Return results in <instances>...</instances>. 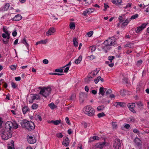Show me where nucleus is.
I'll return each mask as SVG.
<instances>
[{
  "mask_svg": "<svg viewBox=\"0 0 149 149\" xmlns=\"http://www.w3.org/2000/svg\"><path fill=\"white\" fill-rule=\"evenodd\" d=\"M69 69V67H66L65 69L64 70V72H67Z\"/></svg>",
  "mask_w": 149,
  "mask_h": 149,
  "instance_id": "obj_64",
  "label": "nucleus"
},
{
  "mask_svg": "<svg viewBox=\"0 0 149 149\" xmlns=\"http://www.w3.org/2000/svg\"><path fill=\"white\" fill-rule=\"evenodd\" d=\"M116 38L114 37L109 38L104 42V44L106 47L114 46L116 44Z\"/></svg>",
  "mask_w": 149,
  "mask_h": 149,
  "instance_id": "obj_5",
  "label": "nucleus"
},
{
  "mask_svg": "<svg viewBox=\"0 0 149 149\" xmlns=\"http://www.w3.org/2000/svg\"><path fill=\"white\" fill-rule=\"evenodd\" d=\"M135 104L134 103H129L128 104L127 107L129 110L133 113H135V111L134 109Z\"/></svg>",
  "mask_w": 149,
  "mask_h": 149,
  "instance_id": "obj_11",
  "label": "nucleus"
},
{
  "mask_svg": "<svg viewBox=\"0 0 149 149\" xmlns=\"http://www.w3.org/2000/svg\"><path fill=\"white\" fill-rule=\"evenodd\" d=\"M17 35V32L16 30H15L12 33V35L14 37H15Z\"/></svg>",
  "mask_w": 149,
  "mask_h": 149,
  "instance_id": "obj_60",
  "label": "nucleus"
},
{
  "mask_svg": "<svg viewBox=\"0 0 149 149\" xmlns=\"http://www.w3.org/2000/svg\"><path fill=\"white\" fill-rule=\"evenodd\" d=\"M55 32H56V30L55 28L53 27H50L48 31L46 33V35L47 36H49L53 35Z\"/></svg>",
  "mask_w": 149,
  "mask_h": 149,
  "instance_id": "obj_9",
  "label": "nucleus"
},
{
  "mask_svg": "<svg viewBox=\"0 0 149 149\" xmlns=\"http://www.w3.org/2000/svg\"><path fill=\"white\" fill-rule=\"evenodd\" d=\"M69 140L68 138L67 137H65L64 138H63V140L62 142V144L65 146L67 147L69 145Z\"/></svg>",
  "mask_w": 149,
  "mask_h": 149,
  "instance_id": "obj_13",
  "label": "nucleus"
},
{
  "mask_svg": "<svg viewBox=\"0 0 149 149\" xmlns=\"http://www.w3.org/2000/svg\"><path fill=\"white\" fill-rule=\"evenodd\" d=\"M92 80L91 78H89L88 77V76L85 79V81L86 83H89Z\"/></svg>",
  "mask_w": 149,
  "mask_h": 149,
  "instance_id": "obj_32",
  "label": "nucleus"
},
{
  "mask_svg": "<svg viewBox=\"0 0 149 149\" xmlns=\"http://www.w3.org/2000/svg\"><path fill=\"white\" fill-rule=\"evenodd\" d=\"M48 122L49 123H53L54 125H57L61 123V120H58L55 121L52 120L51 121H48Z\"/></svg>",
  "mask_w": 149,
  "mask_h": 149,
  "instance_id": "obj_15",
  "label": "nucleus"
},
{
  "mask_svg": "<svg viewBox=\"0 0 149 149\" xmlns=\"http://www.w3.org/2000/svg\"><path fill=\"white\" fill-rule=\"evenodd\" d=\"M82 59V56H80L75 61V63L77 64H78L79 63L81 62Z\"/></svg>",
  "mask_w": 149,
  "mask_h": 149,
  "instance_id": "obj_23",
  "label": "nucleus"
},
{
  "mask_svg": "<svg viewBox=\"0 0 149 149\" xmlns=\"http://www.w3.org/2000/svg\"><path fill=\"white\" fill-rule=\"evenodd\" d=\"M89 49L91 50V52H93L95 50L96 47L95 46H90L89 47Z\"/></svg>",
  "mask_w": 149,
  "mask_h": 149,
  "instance_id": "obj_43",
  "label": "nucleus"
},
{
  "mask_svg": "<svg viewBox=\"0 0 149 149\" xmlns=\"http://www.w3.org/2000/svg\"><path fill=\"white\" fill-rule=\"evenodd\" d=\"M109 62L108 61H106L105 62L106 64H107L111 68H112L114 66V63H109Z\"/></svg>",
  "mask_w": 149,
  "mask_h": 149,
  "instance_id": "obj_40",
  "label": "nucleus"
},
{
  "mask_svg": "<svg viewBox=\"0 0 149 149\" xmlns=\"http://www.w3.org/2000/svg\"><path fill=\"white\" fill-rule=\"evenodd\" d=\"M94 140V139H93V136L89 138L88 142H91L93 141Z\"/></svg>",
  "mask_w": 149,
  "mask_h": 149,
  "instance_id": "obj_62",
  "label": "nucleus"
},
{
  "mask_svg": "<svg viewBox=\"0 0 149 149\" xmlns=\"http://www.w3.org/2000/svg\"><path fill=\"white\" fill-rule=\"evenodd\" d=\"M117 104H119L118 105L120 106V107H123L125 105V104L122 102H118Z\"/></svg>",
  "mask_w": 149,
  "mask_h": 149,
  "instance_id": "obj_58",
  "label": "nucleus"
},
{
  "mask_svg": "<svg viewBox=\"0 0 149 149\" xmlns=\"http://www.w3.org/2000/svg\"><path fill=\"white\" fill-rule=\"evenodd\" d=\"M22 42L24 44L26 45V46L28 48V47L29 46V44L27 43L26 39L25 38H24V39L22 40Z\"/></svg>",
  "mask_w": 149,
  "mask_h": 149,
  "instance_id": "obj_35",
  "label": "nucleus"
},
{
  "mask_svg": "<svg viewBox=\"0 0 149 149\" xmlns=\"http://www.w3.org/2000/svg\"><path fill=\"white\" fill-rule=\"evenodd\" d=\"M105 116L106 114L103 112L99 113L97 115V116L99 118L102 117L103 116Z\"/></svg>",
  "mask_w": 149,
  "mask_h": 149,
  "instance_id": "obj_33",
  "label": "nucleus"
},
{
  "mask_svg": "<svg viewBox=\"0 0 149 149\" xmlns=\"http://www.w3.org/2000/svg\"><path fill=\"white\" fill-rule=\"evenodd\" d=\"M132 6V3H128L127 4L126 6L124 7V8L125 9H127L128 8Z\"/></svg>",
  "mask_w": 149,
  "mask_h": 149,
  "instance_id": "obj_52",
  "label": "nucleus"
},
{
  "mask_svg": "<svg viewBox=\"0 0 149 149\" xmlns=\"http://www.w3.org/2000/svg\"><path fill=\"white\" fill-rule=\"evenodd\" d=\"M63 70L61 69H56L55 70V71L56 72H63Z\"/></svg>",
  "mask_w": 149,
  "mask_h": 149,
  "instance_id": "obj_57",
  "label": "nucleus"
},
{
  "mask_svg": "<svg viewBox=\"0 0 149 149\" xmlns=\"http://www.w3.org/2000/svg\"><path fill=\"white\" fill-rule=\"evenodd\" d=\"M10 68L11 69V70H15L16 68V66L15 65H11L10 66Z\"/></svg>",
  "mask_w": 149,
  "mask_h": 149,
  "instance_id": "obj_54",
  "label": "nucleus"
},
{
  "mask_svg": "<svg viewBox=\"0 0 149 149\" xmlns=\"http://www.w3.org/2000/svg\"><path fill=\"white\" fill-rule=\"evenodd\" d=\"M126 47H129L130 48H134L133 44L132 43H129L125 45Z\"/></svg>",
  "mask_w": 149,
  "mask_h": 149,
  "instance_id": "obj_37",
  "label": "nucleus"
},
{
  "mask_svg": "<svg viewBox=\"0 0 149 149\" xmlns=\"http://www.w3.org/2000/svg\"><path fill=\"white\" fill-rule=\"evenodd\" d=\"M4 32L7 35V39H9L10 38V34L8 33V31L6 30L5 29H3Z\"/></svg>",
  "mask_w": 149,
  "mask_h": 149,
  "instance_id": "obj_41",
  "label": "nucleus"
},
{
  "mask_svg": "<svg viewBox=\"0 0 149 149\" xmlns=\"http://www.w3.org/2000/svg\"><path fill=\"white\" fill-rule=\"evenodd\" d=\"M126 90L124 89L121 90L120 91V95L123 96H124L126 94Z\"/></svg>",
  "mask_w": 149,
  "mask_h": 149,
  "instance_id": "obj_34",
  "label": "nucleus"
},
{
  "mask_svg": "<svg viewBox=\"0 0 149 149\" xmlns=\"http://www.w3.org/2000/svg\"><path fill=\"white\" fill-rule=\"evenodd\" d=\"M123 82L124 83H127L128 82V79L127 78H124L123 79Z\"/></svg>",
  "mask_w": 149,
  "mask_h": 149,
  "instance_id": "obj_53",
  "label": "nucleus"
},
{
  "mask_svg": "<svg viewBox=\"0 0 149 149\" xmlns=\"http://www.w3.org/2000/svg\"><path fill=\"white\" fill-rule=\"evenodd\" d=\"M76 95L74 94H72L71 95L70 99V100L74 102L76 100Z\"/></svg>",
  "mask_w": 149,
  "mask_h": 149,
  "instance_id": "obj_27",
  "label": "nucleus"
},
{
  "mask_svg": "<svg viewBox=\"0 0 149 149\" xmlns=\"http://www.w3.org/2000/svg\"><path fill=\"white\" fill-rule=\"evenodd\" d=\"M127 120L129 122L133 123L135 121V119L132 117H129L127 118Z\"/></svg>",
  "mask_w": 149,
  "mask_h": 149,
  "instance_id": "obj_30",
  "label": "nucleus"
},
{
  "mask_svg": "<svg viewBox=\"0 0 149 149\" xmlns=\"http://www.w3.org/2000/svg\"><path fill=\"white\" fill-rule=\"evenodd\" d=\"M73 42L74 46L75 47H77L78 46V42L77 41V38L75 37L73 38Z\"/></svg>",
  "mask_w": 149,
  "mask_h": 149,
  "instance_id": "obj_25",
  "label": "nucleus"
},
{
  "mask_svg": "<svg viewBox=\"0 0 149 149\" xmlns=\"http://www.w3.org/2000/svg\"><path fill=\"white\" fill-rule=\"evenodd\" d=\"M84 113L89 116H93L95 115V111L91 106L87 105L83 109Z\"/></svg>",
  "mask_w": 149,
  "mask_h": 149,
  "instance_id": "obj_2",
  "label": "nucleus"
},
{
  "mask_svg": "<svg viewBox=\"0 0 149 149\" xmlns=\"http://www.w3.org/2000/svg\"><path fill=\"white\" fill-rule=\"evenodd\" d=\"M10 6V5L9 3H6L5 6L4 10H7L8 9Z\"/></svg>",
  "mask_w": 149,
  "mask_h": 149,
  "instance_id": "obj_39",
  "label": "nucleus"
},
{
  "mask_svg": "<svg viewBox=\"0 0 149 149\" xmlns=\"http://www.w3.org/2000/svg\"><path fill=\"white\" fill-rule=\"evenodd\" d=\"M112 124L113 128L116 129L117 127V125L116 123L112 122Z\"/></svg>",
  "mask_w": 149,
  "mask_h": 149,
  "instance_id": "obj_46",
  "label": "nucleus"
},
{
  "mask_svg": "<svg viewBox=\"0 0 149 149\" xmlns=\"http://www.w3.org/2000/svg\"><path fill=\"white\" fill-rule=\"evenodd\" d=\"M47 42V39H45V40H41L40 41L38 42H37L36 44V45H37L38 44H46Z\"/></svg>",
  "mask_w": 149,
  "mask_h": 149,
  "instance_id": "obj_20",
  "label": "nucleus"
},
{
  "mask_svg": "<svg viewBox=\"0 0 149 149\" xmlns=\"http://www.w3.org/2000/svg\"><path fill=\"white\" fill-rule=\"evenodd\" d=\"M36 119H38L40 121L42 120V118L40 115H38L36 116Z\"/></svg>",
  "mask_w": 149,
  "mask_h": 149,
  "instance_id": "obj_50",
  "label": "nucleus"
},
{
  "mask_svg": "<svg viewBox=\"0 0 149 149\" xmlns=\"http://www.w3.org/2000/svg\"><path fill=\"white\" fill-rule=\"evenodd\" d=\"M105 144V143L103 142L99 143L97 144L96 145V146L97 147L99 148L100 149H101L103 148Z\"/></svg>",
  "mask_w": 149,
  "mask_h": 149,
  "instance_id": "obj_17",
  "label": "nucleus"
},
{
  "mask_svg": "<svg viewBox=\"0 0 149 149\" xmlns=\"http://www.w3.org/2000/svg\"><path fill=\"white\" fill-rule=\"evenodd\" d=\"M70 29H74L75 28V24L74 22H71L70 24Z\"/></svg>",
  "mask_w": 149,
  "mask_h": 149,
  "instance_id": "obj_31",
  "label": "nucleus"
},
{
  "mask_svg": "<svg viewBox=\"0 0 149 149\" xmlns=\"http://www.w3.org/2000/svg\"><path fill=\"white\" fill-rule=\"evenodd\" d=\"M147 24L144 23L141 26L137 28V29L136 30V33H138L146 27Z\"/></svg>",
  "mask_w": 149,
  "mask_h": 149,
  "instance_id": "obj_12",
  "label": "nucleus"
},
{
  "mask_svg": "<svg viewBox=\"0 0 149 149\" xmlns=\"http://www.w3.org/2000/svg\"><path fill=\"white\" fill-rule=\"evenodd\" d=\"M99 71L100 70L99 69H96L88 74V77L92 79L97 74Z\"/></svg>",
  "mask_w": 149,
  "mask_h": 149,
  "instance_id": "obj_8",
  "label": "nucleus"
},
{
  "mask_svg": "<svg viewBox=\"0 0 149 149\" xmlns=\"http://www.w3.org/2000/svg\"><path fill=\"white\" fill-rule=\"evenodd\" d=\"M107 89L103 87H100L99 89V94H101L102 96L104 95V92L106 91Z\"/></svg>",
  "mask_w": 149,
  "mask_h": 149,
  "instance_id": "obj_16",
  "label": "nucleus"
},
{
  "mask_svg": "<svg viewBox=\"0 0 149 149\" xmlns=\"http://www.w3.org/2000/svg\"><path fill=\"white\" fill-rule=\"evenodd\" d=\"M22 126L23 127H25L29 131H32L35 129L34 123L31 121H27L24 120L21 123Z\"/></svg>",
  "mask_w": 149,
  "mask_h": 149,
  "instance_id": "obj_1",
  "label": "nucleus"
},
{
  "mask_svg": "<svg viewBox=\"0 0 149 149\" xmlns=\"http://www.w3.org/2000/svg\"><path fill=\"white\" fill-rule=\"evenodd\" d=\"M22 18V17L20 15L18 14L16 15L15 17L13 18V20L15 21H19L21 20Z\"/></svg>",
  "mask_w": 149,
  "mask_h": 149,
  "instance_id": "obj_18",
  "label": "nucleus"
},
{
  "mask_svg": "<svg viewBox=\"0 0 149 149\" xmlns=\"http://www.w3.org/2000/svg\"><path fill=\"white\" fill-rule=\"evenodd\" d=\"M43 63L45 64H47L49 63V61L48 60L45 59L43 60Z\"/></svg>",
  "mask_w": 149,
  "mask_h": 149,
  "instance_id": "obj_59",
  "label": "nucleus"
},
{
  "mask_svg": "<svg viewBox=\"0 0 149 149\" xmlns=\"http://www.w3.org/2000/svg\"><path fill=\"white\" fill-rule=\"evenodd\" d=\"M40 96L36 94L33 95L32 97V100H40Z\"/></svg>",
  "mask_w": 149,
  "mask_h": 149,
  "instance_id": "obj_24",
  "label": "nucleus"
},
{
  "mask_svg": "<svg viewBox=\"0 0 149 149\" xmlns=\"http://www.w3.org/2000/svg\"><path fill=\"white\" fill-rule=\"evenodd\" d=\"M136 105L138 107H140L143 106V104L142 102L140 101H139L136 102Z\"/></svg>",
  "mask_w": 149,
  "mask_h": 149,
  "instance_id": "obj_44",
  "label": "nucleus"
},
{
  "mask_svg": "<svg viewBox=\"0 0 149 149\" xmlns=\"http://www.w3.org/2000/svg\"><path fill=\"white\" fill-rule=\"evenodd\" d=\"M11 85L12 87L13 88H15L16 87V86L15 83L13 82H12L11 83Z\"/></svg>",
  "mask_w": 149,
  "mask_h": 149,
  "instance_id": "obj_56",
  "label": "nucleus"
},
{
  "mask_svg": "<svg viewBox=\"0 0 149 149\" xmlns=\"http://www.w3.org/2000/svg\"><path fill=\"white\" fill-rule=\"evenodd\" d=\"M56 136L59 138H61L63 136V135L61 133H59L56 134Z\"/></svg>",
  "mask_w": 149,
  "mask_h": 149,
  "instance_id": "obj_48",
  "label": "nucleus"
},
{
  "mask_svg": "<svg viewBox=\"0 0 149 149\" xmlns=\"http://www.w3.org/2000/svg\"><path fill=\"white\" fill-rule=\"evenodd\" d=\"M5 127L6 129L10 131L13 128L15 129L17 128L18 125L15 121H13V122L8 121L5 124Z\"/></svg>",
  "mask_w": 149,
  "mask_h": 149,
  "instance_id": "obj_4",
  "label": "nucleus"
},
{
  "mask_svg": "<svg viewBox=\"0 0 149 149\" xmlns=\"http://www.w3.org/2000/svg\"><path fill=\"white\" fill-rule=\"evenodd\" d=\"M38 104H34L32 106V108L33 109H36L38 107Z\"/></svg>",
  "mask_w": 149,
  "mask_h": 149,
  "instance_id": "obj_45",
  "label": "nucleus"
},
{
  "mask_svg": "<svg viewBox=\"0 0 149 149\" xmlns=\"http://www.w3.org/2000/svg\"><path fill=\"white\" fill-rule=\"evenodd\" d=\"M48 106L50 107L51 109H54L56 107V106L53 103H51L48 104Z\"/></svg>",
  "mask_w": 149,
  "mask_h": 149,
  "instance_id": "obj_28",
  "label": "nucleus"
},
{
  "mask_svg": "<svg viewBox=\"0 0 149 149\" xmlns=\"http://www.w3.org/2000/svg\"><path fill=\"white\" fill-rule=\"evenodd\" d=\"M113 147L114 149H121V143L119 139H116L114 141Z\"/></svg>",
  "mask_w": 149,
  "mask_h": 149,
  "instance_id": "obj_7",
  "label": "nucleus"
},
{
  "mask_svg": "<svg viewBox=\"0 0 149 149\" xmlns=\"http://www.w3.org/2000/svg\"><path fill=\"white\" fill-rule=\"evenodd\" d=\"M93 139L94 140H98L99 139V137L98 136H93Z\"/></svg>",
  "mask_w": 149,
  "mask_h": 149,
  "instance_id": "obj_61",
  "label": "nucleus"
},
{
  "mask_svg": "<svg viewBox=\"0 0 149 149\" xmlns=\"http://www.w3.org/2000/svg\"><path fill=\"white\" fill-rule=\"evenodd\" d=\"M8 149H15L13 141V143H11V146H8Z\"/></svg>",
  "mask_w": 149,
  "mask_h": 149,
  "instance_id": "obj_42",
  "label": "nucleus"
},
{
  "mask_svg": "<svg viewBox=\"0 0 149 149\" xmlns=\"http://www.w3.org/2000/svg\"><path fill=\"white\" fill-rule=\"evenodd\" d=\"M0 132L2 138L4 140H7L12 136V134L11 132L6 131V130H1Z\"/></svg>",
  "mask_w": 149,
  "mask_h": 149,
  "instance_id": "obj_6",
  "label": "nucleus"
},
{
  "mask_svg": "<svg viewBox=\"0 0 149 149\" xmlns=\"http://www.w3.org/2000/svg\"><path fill=\"white\" fill-rule=\"evenodd\" d=\"M87 95L85 93H81L79 94V101L81 103H83Z\"/></svg>",
  "mask_w": 149,
  "mask_h": 149,
  "instance_id": "obj_10",
  "label": "nucleus"
},
{
  "mask_svg": "<svg viewBox=\"0 0 149 149\" xmlns=\"http://www.w3.org/2000/svg\"><path fill=\"white\" fill-rule=\"evenodd\" d=\"M104 9L103 10L104 11H105L108 8H109V6L108 5L104 3Z\"/></svg>",
  "mask_w": 149,
  "mask_h": 149,
  "instance_id": "obj_51",
  "label": "nucleus"
},
{
  "mask_svg": "<svg viewBox=\"0 0 149 149\" xmlns=\"http://www.w3.org/2000/svg\"><path fill=\"white\" fill-rule=\"evenodd\" d=\"M104 108V106L103 105H101L98 107L97 108V111H100L103 110Z\"/></svg>",
  "mask_w": 149,
  "mask_h": 149,
  "instance_id": "obj_29",
  "label": "nucleus"
},
{
  "mask_svg": "<svg viewBox=\"0 0 149 149\" xmlns=\"http://www.w3.org/2000/svg\"><path fill=\"white\" fill-rule=\"evenodd\" d=\"M51 91V88L50 87H43L40 88V94L42 96L46 97L49 96Z\"/></svg>",
  "mask_w": 149,
  "mask_h": 149,
  "instance_id": "obj_3",
  "label": "nucleus"
},
{
  "mask_svg": "<svg viewBox=\"0 0 149 149\" xmlns=\"http://www.w3.org/2000/svg\"><path fill=\"white\" fill-rule=\"evenodd\" d=\"M114 58L115 57L114 56H110L108 57V59L109 61V62L111 63L112 60L114 59Z\"/></svg>",
  "mask_w": 149,
  "mask_h": 149,
  "instance_id": "obj_36",
  "label": "nucleus"
},
{
  "mask_svg": "<svg viewBox=\"0 0 149 149\" xmlns=\"http://www.w3.org/2000/svg\"><path fill=\"white\" fill-rule=\"evenodd\" d=\"M65 121H66V123L68 124V125L70 124V120L69 118L68 117H66L65 119Z\"/></svg>",
  "mask_w": 149,
  "mask_h": 149,
  "instance_id": "obj_55",
  "label": "nucleus"
},
{
  "mask_svg": "<svg viewBox=\"0 0 149 149\" xmlns=\"http://www.w3.org/2000/svg\"><path fill=\"white\" fill-rule=\"evenodd\" d=\"M27 140L29 143H33L36 141L35 139H33V137H29V138H28Z\"/></svg>",
  "mask_w": 149,
  "mask_h": 149,
  "instance_id": "obj_22",
  "label": "nucleus"
},
{
  "mask_svg": "<svg viewBox=\"0 0 149 149\" xmlns=\"http://www.w3.org/2000/svg\"><path fill=\"white\" fill-rule=\"evenodd\" d=\"M112 93V91L111 89H108L106 92V95H107Z\"/></svg>",
  "mask_w": 149,
  "mask_h": 149,
  "instance_id": "obj_47",
  "label": "nucleus"
},
{
  "mask_svg": "<svg viewBox=\"0 0 149 149\" xmlns=\"http://www.w3.org/2000/svg\"><path fill=\"white\" fill-rule=\"evenodd\" d=\"M29 110V109L27 106L24 107L22 108L23 113L24 114H25Z\"/></svg>",
  "mask_w": 149,
  "mask_h": 149,
  "instance_id": "obj_26",
  "label": "nucleus"
},
{
  "mask_svg": "<svg viewBox=\"0 0 149 149\" xmlns=\"http://www.w3.org/2000/svg\"><path fill=\"white\" fill-rule=\"evenodd\" d=\"M139 15L137 14H136L132 16L130 18L131 19H134L137 18L138 17Z\"/></svg>",
  "mask_w": 149,
  "mask_h": 149,
  "instance_id": "obj_38",
  "label": "nucleus"
},
{
  "mask_svg": "<svg viewBox=\"0 0 149 149\" xmlns=\"http://www.w3.org/2000/svg\"><path fill=\"white\" fill-rule=\"evenodd\" d=\"M94 10V9L89 8L85 10L83 12V15L84 16L86 15L87 14H91L93 12Z\"/></svg>",
  "mask_w": 149,
  "mask_h": 149,
  "instance_id": "obj_14",
  "label": "nucleus"
},
{
  "mask_svg": "<svg viewBox=\"0 0 149 149\" xmlns=\"http://www.w3.org/2000/svg\"><path fill=\"white\" fill-rule=\"evenodd\" d=\"M93 31H91L87 33V34L89 37H91L93 35Z\"/></svg>",
  "mask_w": 149,
  "mask_h": 149,
  "instance_id": "obj_49",
  "label": "nucleus"
},
{
  "mask_svg": "<svg viewBox=\"0 0 149 149\" xmlns=\"http://www.w3.org/2000/svg\"><path fill=\"white\" fill-rule=\"evenodd\" d=\"M134 142L138 146L141 144V140L138 138H136L135 139Z\"/></svg>",
  "mask_w": 149,
  "mask_h": 149,
  "instance_id": "obj_19",
  "label": "nucleus"
},
{
  "mask_svg": "<svg viewBox=\"0 0 149 149\" xmlns=\"http://www.w3.org/2000/svg\"><path fill=\"white\" fill-rule=\"evenodd\" d=\"M118 19L120 22H123L125 19V15L123 14L121 16H119Z\"/></svg>",
  "mask_w": 149,
  "mask_h": 149,
  "instance_id": "obj_21",
  "label": "nucleus"
},
{
  "mask_svg": "<svg viewBox=\"0 0 149 149\" xmlns=\"http://www.w3.org/2000/svg\"><path fill=\"white\" fill-rule=\"evenodd\" d=\"M9 39H8L7 38L6 39H3V41L4 43L5 44H7L8 43Z\"/></svg>",
  "mask_w": 149,
  "mask_h": 149,
  "instance_id": "obj_63",
  "label": "nucleus"
}]
</instances>
